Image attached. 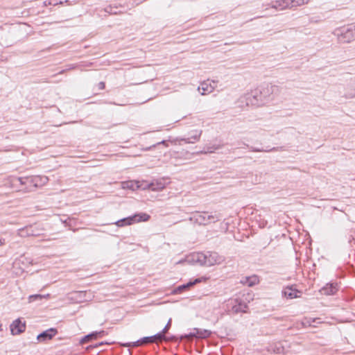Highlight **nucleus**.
Returning <instances> with one entry per match:
<instances>
[{
  "label": "nucleus",
  "instance_id": "nucleus-1",
  "mask_svg": "<svg viewBox=\"0 0 355 355\" xmlns=\"http://www.w3.org/2000/svg\"><path fill=\"white\" fill-rule=\"evenodd\" d=\"M279 92V88L277 85L268 84L261 86L245 95L246 105L254 107L263 106L272 101Z\"/></svg>",
  "mask_w": 355,
  "mask_h": 355
},
{
  "label": "nucleus",
  "instance_id": "nucleus-2",
  "mask_svg": "<svg viewBox=\"0 0 355 355\" xmlns=\"http://www.w3.org/2000/svg\"><path fill=\"white\" fill-rule=\"evenodd\" d=\"M193 257L196 262L205 266L220 264L224 261V257L215 252H197Z\"/></svg>",
  "mask_w": 355,
  "mask_h": 355
},
{
  "label": "nucleus",
  "instance_id": "nucleus-3",
  "mask_svg": "<svg viewBox=\"0 0 355 355\" xmlns=\"http://www.w3.org/2000/svg\"><path fill=\"white\" fill-rule=\"evenodd\" d=\"M333 35L340 44L349 43L355 40V26L339 27L334 30Z\"/></svg>",
  "mask_w": 355,
  "mask_h": 355
},
{
  "label": "nucleus",
  "instance_id": "nucleus-4",
  "mask_svg": "<svg viewBox=\"0 0 355 355\" xmlns=\"http://www.w3.org/2000/svg\"><path fill=\"white\" fill-rule=\"evenodd\" d=\"M17 180L21 184H28L29 187L27 189L26 191H33L31 187L37 188L41 187L47 182L48 178L47 177L34 176L18 178Z\"/></svg>",
  "mask_w": 355,
  "mask_h": 355
},
{
  "label": "nucleus",
  "instance_id": "nucleus-5",
  "mask_svg": "<svg viewBox=\"0 0 355 355\" xmlns=\"http://www.w3.org/2000/svg\"><path fill=\"white\" fill-rule=\"evenodd\" d=\"M44 229L36 224L30 225L17 230V234L20 237L39 236L42 234Z\"/></svg>",
  "mask_w": 355,
  "mask_h": 355
},
{
  "label": "nucleus",
  "instance_id": "nucleus-6",
  "mask_svg": "<svg viewBox=\"0 0 355 355\" xmlns=\"http://www.w3.org/2000/svg\"><path fill=\"white\" fill-rule=\"evenodd\" d=\"M150 218V216L145 213L135 214L121 220H119L115 224L119 227L132 225L136 222L147 221Z\"/></svg>",
  "mask_w": 355,
  "mask_h": 355
},
{
  "label": "nucleus",
  "instance_id": "nucleus-7",
  "mask_svg": "<svg viewBox=\"0 0 355 355\" xmlns=\"http://www.w3.org/2000/svg\"><path fill=\"white\" fill-rule=\"evenodd\" d=\"M211 335V331L210 330L194 328L189 334L182 336L181 339L187 338L189 340H191L193 338L204 339L209 338Z\"/></svg>",
  "mask_w": 355,
  "mask_h": 355
},
{
  "label": "nucleus",
  "instance_id": "nucleus-8",
  "mask_svg": "<svg viewBox=\"0 0 355 355\" xmlns=\"http://www.w3.org/2000/svg\"><path fill=\"white\" fill-rule=\"evenodd\" d=\"M217 86V82L214 80H207L200 83L198 90L202 95H207L211 93Z\"/></svg>",
  "mask_w": 355,
  "mask_h": 355
},
{
  "label": "nucleus",
  "instance_id": "nucleus-9",
  "mask_svg": "<svg viewBox=\"0 0 355 355\" xmlns=\"http://www.w3.org/2000/svg\"><path fill=\"white\" fill-rule=\"evenodd\" d=\"M166 182L164 180H155L150 183L144 182L143 184V189H149L153 191H161L166 187Z\"/></svg>",
  "mask_w": 355,
  "mask_h": 355
},
{
  "label": "nucleus",
  "instance_id": "nucleus-10",
  "mask_svg": "<svg viewBox=\"0 0 355 355\" xmlns=\"http://www.w3.org/2000/svg\"><path fill=\"white\" fill-rule=\"evenodd\" d=\"M58 334V330L55 328H50L37 336L38 343H45L51 340Z\"/></svg>",
  "mask_w": 355,
  "mask_h": 355
},
{
  "label": "nucleus",
  "instance_id": "nucleus-11",
  "mask_svg": "<svg viewBox=\"0 0 355 355\" xmlns=\"http://www.w3.org/2000/svg\"><path fill=\"white\" fill-rule=\"evenodd\" d=\"M189 220L200 225H207V212H196L189 218Z\"/></svg>",
  "mask_w": 355,
  "mask_h": 355
},
{
  "label": "nucleus",
  "instance_id": "nucleus-12",
  "mask_svg": "<svg viewBox=\"0 0 355 355\" xmlns=\"http://www.w3.org/2000/svg\"><path fill=\"white\" fill-rule=\"evenodd\" d=\"M10 327L12 335H19L25 331L26 324L20 319H17L12 322Z\"/></svg>",
  "mask_w": 355,
  "mask_h": 355
},
{
  "label": "nucleus",
  "instance_id": "nucleus-13",
  "mask_svg": "<svg viewBox=\"0 0 355 355\" xmlns=\"http://www.w3.org/2000/svg\"><path fill=\"white\" fill-rule=\"evenodd\" d=\"M344 96L346 98L355 97V77L352 78L346 85Z\"/></svg>",
  "mask_w": 355,
  "mask_h": 355
},
{
  "label": "nucleus",
  "instance_id": "nucleus-14",
  "mask_svg": "<svg viewBox=\"0 0 355 355\" xmlns=\"http://www.w3.org/2000/svg\"><path fill=\"white\" fill-rule=\"evenodd\" d=\"M338 291V285L337 283H330L327 284L324 286H323L320 292L322 295H332L336 293Z\"/></svg>",
  "mask_w": 355,
  "mask_h": 355
},
{
  "label": "nucleus",
  "instance_id": "nucleus-15",
  "mask_svg": "<svg viewBox=\"0 0 355 355\" xmlns=\"http://www.w3.org/2000/svg\"><path fill=\"white\" fill-rule=\"evenodd\" d=\"M301 292L296 289L293 286H287L282 291V295L287 299H294L300 297Z\"/></svg>",
  "mask_w": 355,
  "mask_h": 355
},
{
  "label": "nucleus",
  "instance_id": "nucleus-16",
  "mask_svg": "<svg viewBox=\"0 0 355 355\" xmlns=\"http://www.w3.org/2000/svg\"><path fill=\"white\" fill-rule=\"evenodd\" d=\"M271 8L277 10L291 9L290 0H277L272 3Z\"/></svg>",
  "mask_w": 355,
  "mask_h": 355
},
{
  "label": "nucleus",
  "instance_id": "nucleus-17",
  "mask_svg": "<svg viewBox=\"0 0 355 355\" xmlns=\"http://www.w3.org/2000/svg\"><path fill=\"white\" fill-rule=\"evenodd\" d=\"M202 131L201 130H195L191 132V136L188 138L182 139L187 144H194L200 140Z\"/></svg>",
  "mask_w": 355,
  "mask_h": 355
},
{
  "label": "nucleus",
  "instance_id": "nucleus-18",
  "mask_svg": "<svg viewBox=\"0 0 355 355\" xmlns=\"http://www.w3.org/2000/svg\"><path fill=\"white\" fill-rule=\"evenodd\" d=\"M234 304L232 307V311L233 313H239L241 312H245V309H247V305L245 303L239 302L238 300H234Z\"/></svg>",
  "mask_w": 355,
  "mask_h": 355
},
{
  "label": "nucleus",
  "instance_id": "nucleus-19",
  "mask_svg": "<svg viewBox=\"0 0 355 355\" xmlns=\"http://www.w3.org/2000/svg\"><path fill=\"white\" fill-rule=\"evenodd\" d=\"M155 343L154 340V337L153 336H147L144 337L141 340H139L137 341L133 342L132 343H130L128 345V346H132V347H137L141 345L148 344V343Z\"/></svg>",
  "mask_w": 355,
  "mask_h": 355
},
{
  "label": "nucleus",
  "instance_id": "nucleus-20",
  "mask_svg": "<svg viewBox=\"0 0 355 355\" xmlns=\"http://www.w3.org/2000/svg\"><path fill=\"white\" fill-rule=\"evenodd\" d=\"M259 282L258 277L255 275L251 277H245L241 279V283L248 286H253Z\"/></svg>",
  "mask_w": 355,
  "mask_h": 355
},
{
  "label": "nucleus",
  "instance_id": "nucleus-21",
  "mask_svg": "<svg viewBox=\"0 0 355 355\" xmlns=\"http://www.w3.org/2000/svg\"><path fill=\"white\" fill-rule=\"evenodd\" d=\"M223 147V145L220 144H213V145H206L203 148V150L200 151L201 154H207V153H213L216 150L220 149Z\"/></svg>",
  "mask_w": 355,
  "mask_h": 355
},
{
  "label": "nucleus",
  "instance_id": "nucleus-22",
  "mask_svg": "<svg viewBox=\"0 0 355 355\" xmlns=\"http://www.w3.org/2000/svg\"><path fill=\"white\" fill-rule=\"evenodd\" d=\"M123 187L127 188V189H130L132 190H134L135 187L137 189H139V188L143 189V184H139V182H134L132 181L124 182H123Z\"/></svg>",
  "mask_w": 355,
  "mask_h": 355
},
{
  "label": "nucleus",
  "instance_id": "nucleus-23",
  "mask_svg": "<svg viewBox=\"0 0 355 355\" xmlns=\"http://www.w3.org/2000/svg\"><path fill=\"white\" fill-rule=\"evenodd\" d=\"M310 0H290L291 9L307 4Z\"/></svg>",
  "mask_w": 355,
  "mask_h": 355
},
{
  "label": "nucleus",
  "instance_id": "nucleus-24",
  "mask_svg": "<svg viewBox=\"0 0 355 355\" xmlns=\"http://www.w3.org/2000/svg\"><path fill=\"white\" fill-rule=\"evenodd\" d=\"M97 338H98L97 334L95 333V331H94L88 335L85 336L83 338H82L80 341V343L84 344V343L89 342L91 340H96Z\"/></svg>",
  "mask_w": 355,
  "mask_h": 355
},
{
  "label": "nucleus",
  "instance_id": "nucleus-25",
  "mask_svg": "<svg viewBox=\"0 0 355 355\" xmlns=\"http://www.w3.org/2000/svg\"><path fill=\"white\" fill-rule=\"evenodd\" d=\"M200 279H196L193 282H188L187 284H182L181 286H179L178 288H177V291L178 292H182L183 290L187 288H189L193 285H195L196 284L200 282Z\"/></svg>",
  "mask_w": 355,
  "mask_h": 355
},
{
  "label": "nucleus",
  "instance_id": "nucleus-26",
  "mask_svg": "<svg viewBox=\"0 0 355 355\" xmlns=\"http://www.w3.org/2000/svg\"><path fill=\"white\" fill-rule=\"evenodd\" d=\"M207 223L208 225L211 223H215L218 220H220V217L219 216L215 214H209L207 212Z\"/></svg>",
  "mask_w": 355,
  "mask_h": 355
},
{
  "label": "nucleus",
  "instance_id": "nucleus-27",
  "mask_svg": "<svg viewBox=\"0 0 355 355\" xmlns=\"http://www.w3.org/2000/svg\"><path fill=\"white\" fill-rule=\"evenodd\" d=\"M48 296H49V294L46 295H40V294L30 295L28 297L29 302H33L35 300H42Z\"/></svg>",
  "mask_w": 355,
  "mask_h": 355
},
{
  "label": "nucleus",
  "instance_id": "nucleus-28",
  "mask_svg": "<svg viewBox=\"0 0 355 355\" xmlns=\"http://www.w3.org/2000/svg\"><path fill=\"white\" fill-rule=\"evenodd\" d=\"M317 319L315 318H305L303 321H302V324L305 327H314L313 324H312L313 322H315L316 321Z\"/></svg>",
  "mask_w": 355,
  "mask_h": 355
},
{
  "label": "nucleus",
  "instance_id": "nucleus-29",
  "mask_svg": "<svg viewBox=\"0 0 355 355\" xmlns=\"http://www.w3.org/2000/svg\"><path fill=\"white\" fill-rule=\"evenodd\" d=\"M153 336L154 337V340H155V343L157 341H162V340H166L165 334L163 333L162 331L159 332Z\"/></svg>",
  "mask_w": 355,
  "mask_h": 355
},
{
  "label": "nucleus",
  "instance_id": "nucleus-30",
  "mask_svg": "<svg viewBox=\"0 0 355 355\" xmlns=\"http://www.w3.org/2000/svg\"><path fill=\"white\" fill-rule=\"evenodd\" d=\"M62 3H63V1H60V0H49V5L56 6V5L62 4Z\"/></svg>",
  "mask_w": 355,
  "mask_h": 355
},
{
  "label": "nucleus",
  "instance_id": "nucleus-31",
  "mask_svg": "<svg viewBox=\"0 0 355 355\" xmlns=\"http://www.w3.org/2000/svg\"><path fill=\"white\" fill-rule=\"evenodd\" d=\"M171 319H169L167 324H166V326L164 327V328L162 329V332L166 334L168 330L169 329L170 327H171Z\"/></svg>",
  "mask_w": 355,
  "mask_h": 355
},
{
  "label": "nucleus",
  "instance_id": "nucleus-32",
  "mask_svg": "<svg viewBox=\"0 0 355 355\" xmlns=\"http://www.w3.org/2000/svg\"><path fill=\"white\" fill-rule=\"evenodd\" d=\"M87 291H78L76 294L80 299L84 298L87 295Z\"/></svg>",
  "mask_w": 355,
  "mask_h": 355
},
{
  "label": "nucleus",
  "instance_id": "nucleus-33",
  "mask_svg": "<svg viewBox=\"0 0 355 355\" xmlns=\"http://www.w3.org/2000/svg\"><path fill=\"white\" fill-rule=\"evenodd\" d=\"M97 334V338H102L103 336L107 335V332L105 331H95Z\"/></svg>",
  "mask_w": 355,
  "mask_h": 355
},
{
  "label": "nucleus",
  "instance_id": "nucleus-34",
  "mask_svg": "<svg viewBox=\"0 0 355 355\" xmlns=\"http://www.w3.org/2000/svg\"><path fill=\"white\" fill-rule=\"evenodd\" d=\"M76 67V66L75 64H71L68 69H63V70L60 71L58 73L62 74V73H64L66 71L75 69Z\"/></svg>",
  "mask_w": 355,
  "mask_h": 355
},
{
  "label": "nucleus",
  "instance_id": "nucleus-35",
  "mask_svg": "<svg viewBox=\"0 0 355 355\" xmlns=\"http://www.w3.org/2000/svg\"><path fill=\"white\" fill-rule=\"evenodd\" d=\"M275 150V148L271 149V150ZM251 150L253 151V152H263V151L268 152V151H270V150H262V149L254 148H252Z\"/></svg>",
  "mask_w": 355,
  "mask_h": 355
},
{
  "label": "nucleus",
  "instance_id": "nucleus-36",
  "mask_svg": "<svg viewBox=\"0 0 355 355\" xmlns=\"http://www.w3.org/2000/svg\"><path fill=\"white\" fill-rule=\"evenodd\" d=\"M105 83L104 82H100L98 84V87L99 89H103L105 88Z\"/></svg>",
  "mask_w": 355,
  "mask_h": 355
},
{
  "label": "nucleus",
  "instance_id": "nucleus-37",
  "mask_svg": "<svg viewBox=\"0 0 355 355\" xmlns=\"http://www.w3.org/2000/svg\"><path fill=\"white\" fill-rule=\"evenodd\" d=\"M320 21V19H315L314 17H311L309 19V23H318Z\"/></svg>",
  "mask_w": 355,
  "mask_h": 355
},
{
  "label": "nucleus",
  "instance_id": "nucleus-38",
  "mask_svg": "<svg viewBox=\"0 0 355 355\" xmlns=\"http://www.w3.org/2000/svg\"><path fill=\"white\" fill-rule=\"evenodd\" d=\"M4 242L2 239H0V246H1L2 245H3Z\"/></svg>",
  "mask_w": 355,
  "mask_h": 355
},
{
  "label": "nucleus",
  "instance_id": "nucleus-39",
  "mask_svg": "<svg viewBox=\"0 0 355 355\" xmlns=\"http://www.w3.org/2000/svg\"><path fill=\"white\" fill-rule=\"evenodd\" d=\"M103 343H100L98 345H103Z\"/></svg>",
  "mask_w": 355,
  "mask_h": 355
}]
</instances>
